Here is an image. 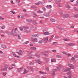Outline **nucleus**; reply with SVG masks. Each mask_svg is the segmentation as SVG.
Instances as JSON below:
<instances>
[{
  "label": "nucleus",
  "instance_id": "f257e3e1",
  "mask_svg": "<svg viewBox=\"0 0 78 78\" xmlns=\"http://www.w3.org/2000/svg\"><path fill=\"white\" fill-rule=\"evenodd\" d=\"M23 28L24 32L25 33H30V30H28L29 28L27 27H23Z\"/></svg>",
  "mask_w": 78,
  "mask_h": 78
},
{
  "label": "nucleus",
  "instance_id": "f03ea898",
  "mask_svg": "<svg viewBox=\"0 0 78 78\" xmlns=\"http://www.w3.org/2000/svg\"><path fill=\"white\" fill-rule=\"evenodd\" d=\"M7 69H8V66H6L4 67V68L1 69V70L2 72H5V71H7Z\"/></svg>",
  "mask_w": 78,
  "mask_h": 78
},
{
  "label": "nucleus",
  "instance_id": "7ed1b4c3",
  "mask_svg": "<svg viewBox=\"0 0 78 78\" xmlns=\"http://www.w3.org/2000/svg\"><path fill=\"white\" fill-rule=\"evenodd\" d=\"M43 39L45 44H47V41H48V37H46L43 38Z\"/></svg>",
  "mask_w": 78,
  "mask_h": 78
},
{
  "label": "nucleus",
  "instance_id": "20e7f679",
  "mask_svg": "<svg viewBox=\"0 0 78 78\" xmlns=\"http://www.w3.org/2000/svg\"><path fill=\"white\" fill-rule=\"evenodd\" d=\"M75 44L74 43H70L69 44H68L66 45L67 47H72L75 45Z\"/></svg>",
  "mask_w": 78,
  "mask_h": 78
},
{
  "label": "nucleus",
  "instance_id": "39448f33",
  "mask_svg": "<svg viewBox=\"0 0 78 78\" xmlns=\"http://www.w3.org/2000/svg\"><path fill=\"white\" fill-rule=\"evenodd\" d=\"M31 40L33 41V42H38V40L36 38H31Z\"/></svg>",
  "mask_w": 78,
  "mask_h": 78
},
{
  "label": "nucleus",
  "instance_id": "423d86ee",
  "mask_svg": "<svg viewBox=\"0 0 78 78\" xmlns=\"http://www.w3.org/2000/svg\"><path fill=\"white\" fill-rule=\"evenodd\" d=\"M68 67H70V69H74L75 67H74V66L72 65V64H69L68 65Z\"/></svg>",
  "mask_w": 78,
  "mask_h": 78
},
{
  "label": "nucleus",
  "instance_id": "0eeeda50",
  "mask_svg": "<svg viewBox=\"0 0 78 78\" xmlns=\"http://www.w3.org/2000/svg\"><path fill=\"white\" fill-rule=\"evenodd\" d=\"M69 17V14H64L63 17L64 19H66V18H68Z\"/></svg>",
  "mask_w": 78,
  "mask_h": 78
},
{
  "label": "nucleus",
  "instance_id": "6e6552de",
  "mask_svg": "<svg viewBox=\"0 0 78 78\" xmlns=\"http://www.w3.org/2000/svg\"><path fill=\"white\" fill-rule=\"evenodd\" d=\"M27 69L28 70H31L32 72H33V71H34V69L33 68L30 66L27 67Z\"/></svg>",
  "mask_w": 78,
  "mask_h": 78
},
{
  "label": "nucleus",
  "instance_id": "1a4fd4ad",
  "mask_svg": "<svg viewBox=\"0 0 78 78\" xmlns=\"http://www.w3.org/2000/svg\"><path fill=\"white\" fill-rule=\"evenodd\" d=\"M1 48H5L6 49V46L4 44H2L1 45Z\"/></svg>",
  "mask_w": 78,
  "mask_h": 78
},
{
  "label": "nucleus",
  "instance_id": "9d476101",
  "mask_svg": "<svg viewBox=\"0 0 78 78\" xmlns=\"http://www.w3.org/2000/svg\"><path fill=\"white\" fill-rule=\"evenodd\" d=\"M5 33L9 36H11V35H12V33L8 32V31H6L5 32Z\"/></svg>",
  "mask_w": 78,
  "mask_h": 78
},
{
  "label": "nucleus",
  "instance_id": "9b49d317",
  "mask_svg": "<svg viewBox=\"0 0 78 78\" xmlns=\"http://www.w3.org/2000/svg\"><path fill=\"white\" fill-rule=\"evenodd\" d=\"M42 34H43L44 35H49L50 34V33L49 32H44L42 33Z\"/></svg>",
  "mask_w": 78,
  "mask_h": 78
},
{
  "label": "nucleus",
  "instance_id": "f8f14e48",
  "mask_svg": "<svg viewBox=\"0 0 78 78\" xmlns=\"http://www.w3.org/2000/svg\"><path fill=\"white\" fill-rule=\"evenodd\" d=\"M30 49L31 50H36L37 48L35 47H32L30 48Z\"/></svg>",
  "mask_w": 78,
  "mask_h": 78
},
{
  "label": "nucleus",
  "instance_id": "ddd939ff",
  "mask_svg": "<svg viewBox=\"0 0 78 78\" xmlns=\"http://www.w3.org/2000/svg\"><path fill=\"white\" fill-rule=\"evenodd\" d=\"M42 4V2H39L35 3L36 5H39L40 4Z\"/></svg>",
  "mask_w": 78,
  "mask_h": 78
},
{
  "label": "nucleus",
  "instance_id": "4468645a",
  "mask_svg": "<svg viewBox=\"0 0 78 78\" xmlns=\"http://www.w3.org/2000/svg\"><path fill=\"white\" fill-rule=\"evenodd\" d=\"M45 61L46 63H48L50 61V59L48 58H47L45 59Z\"/></svg>",
  "mask_w": 78,
  "mask_h": 78
},
{
  "label": "nucleus",
  "instance_id": "2eb2a0df",
  "mask_svg": "<svg viewBox=\"0 0 78 78\" xmlns=\"http://www.w3.org/2000/svg\"><path fill=\"white\" fill-rule=\"evenodd\" d=\"M46 8H49V9H51V8H52V6H51V5H48L46 6Z\"/></svg>",
  "mask_w": 78,
  "mask_h": 78
},
{
  "label": "nucleus",
  "instance_id": "dca6fc26",
  "mask_svg": "<svg viewBox=\"0 0 78 78\" xmlns=\"http://www.w3.org/2000/svg\"><path fill=\"white\" fill-rule=\"evenodd\" d=\"M72 76H73L72 75H71V76H68V77H66V76H64V78H72Z\"/></svg>",
  "mask_w": 78,
  "mask_h": 78
},
{
  "label": "nucleus",
  "instance_id": "f3484780",
  "mask_svg": "<svg viewBox=\"0 0 78 78\" xmlns=\"http://www.w3.org/2000/svg\"><path fill=\"white\" fill-rule=\"evenodd\" d=\"M50 20L52 22H55L56 21V20H55V19H54L53 18H50Z\"/></svg>",
  "mask_w": 78,
  "mask_h": 78
},
{
  "label": "nucleus",
  "instance_id": "a211bd4d",
  "mask_svg": "<svg viewBox=\"0 0 78 78\" xmlns=\"http://www.w3.org/2000/svg\"><path fill=\"white\" fill-rule=\"evenodd\" d=\"M63 40L65 41H70V39L69 38H63Z\"/></svg>",
  "mask_w": 78,
  "mask_h": 78
},
{
  "label": "nucleus",
  "instance_id": "6ab92c4d",
  "mask_svg": "<svg viewBox=\"0 0 78 78\" xmlns=\"http://www.w3.org/2000/svg\"><path fill=\"white\" fill-rule=\"evenodd\" d=\"M19 52L20 53H18V54L20 55H22V53H23V51H22L20 50L19 51Z\"/></svg>",
  "mask_w": 78,
  "mask_h": 78
},
{
  "label": "nucleus",
  "instance_id": "aec40b11",
  "mask_svg": "<svg viewBox=\"0 0 78 78\" xmlns=\"http://www.w3.org/2000/svg\"><path fill=\"white\" fill-rule=\"evenodd\" d=\"M56 67L57 68H58V69H61L63 67H62V66H61V65H58V66H57Z\"/></svg>",
  "mask_w": 78,
  "mask_h": 78
},
{
  "label": "nucleus",
  "instance_id": "412c9836",
  "mask_svg": "<svg viewBox=\"0 0 78 78\" xmlns=\"http://www.w3.org/2000/svg\"><path fill=\"white\" fill-rule=\"evenodd\" d=\"M23 68H20L19 69H17V72H21V71H22V70H23Z\"/></svg>",
  "mask_w": 78,
  "mask_h": 78
},
{
  "label": "nucleus",
  "instance_id": "4be33fe9",
  "mask_svg": "<svg viewBox=\"0 0 78 78\" xmlns=\"http://www.w3.org/2000/svg\"><path fill=\"white\" fill-rule=\"evenodd\" d=\"M35 56L37 57V58H39L40 57V55L39 53L35 54Z\"/></svg>",
  "mask_w": 78,
  "mask_h": 78
},
{
  "label": "nucleus",
  "instance_id": "5701e85b",
  "mask_svg": "<svg viewBox=\"0 0 78 78\" xmlns=\"http://www.w3.org/2000/svg\"><path fill=\"white\" fill-rule=\"evenodd\" d=\"M35 61L37 62V63H38V64H42V62H41V61H40V60H36Z\"/></svg>",
  "mask_w": 78,
  "mask_h": 78
},
{
  "label": "nucleus",
  "instance_id": "b1692460",
  "mask_svg": "<svg viewBox=\"0 0 78 78\" xmlns=\"http://www.w3.org/2000/svg\"><path fill=\"white\" fill-rule=\"evenodd\" d=\"M44 42V40L43 39L42 40H39V41H38V43L39 44H41V43H43V42Z\"/></svg>",
  "mask_w": 78,
  "mask_h": 78
},
{
  "label": "nucleus",
  "instance_id": "393cba45",
  "mask_svg": "<svg viewBox=\"0 0 78 78\" xmlns=\"http://www.w3.org/2000/svg\"><path fill=\"white\" fill-rule=\"evenodd\" d=\"M44 16H45V17H50V15L48 14H44Z\"/></svg>",
  "mask_w": 78,
  "mask_h": 78
},
{
  "label": "nucleus",
  "instance_id": "a878e982",
  "mask_svg": "<svg viewBox=\"0 0 78 78\" xmlns=\"http://www.w3.org/2000/svg\"><path fill=\"white\" fill-rule=\"evenodd\" d=\"M66 8L67 9H70V6L69 5V4H66Z\"/></svg>",
  "mask_w": 78,
  "mask_h": 78
},
{
  "label": "nucleus",
  "instance_id": "bb28decb",
  "mask_svg": "<svg viewBox=\"0 0 78 78\" xmlns=\"http://www.w3.org/2000/svg\"><path fill=\"white\" fill-rule=\"evenodd\" d=\"M33 37H39V35L38 34H35L32 35Z\"/></svg>",
  "mask_w": 78,
  "mask_h": 78
},
{
  "label": "nucleus",
  "instance_id": "cd10ccee",
  "mask_svg": "<svg viewBox=\"0 0 78 78\" xmlns=\"http://www.w3.org/2000/svg\"><path fill=\"white\" fill-rule=\"evenodd\" d=\"M39 73H41V74H46V73L44 72L39 71Z\"/></svg>",
  "mask_w": 78,
  "mask_h": 78
},
{
  "label": "nucleus",
  "instance_id": "c85d7f7f",
  "mask_svg": "<svg viewBox=\"0 0 78 78\" xmlns=\"http://www.w3.org/2000/svg\"><path fill=\"white\" fill-rule=\"evenodd\" d=\"M56 57L58 58H62V56L60 55H57L56 56Z\"/></svg>",
  "mask_w": 78,
  "mask_h": 78
},
{
  "label": "nucleus",
  "instance_id": "c756f323",
  "mask_svg": "<svg viewBox=\"0 0 78 78\" xmlns=\"http://www.w3.org/2000/svg\"><path fill=\"white\" fill-rule=\"evenodd\" d=\"M56 4L58 6H59V7H62V6L60 5H61V3L59 2H57Z\"/></svg>",
  "mask_w": 78,
  "mask_h": 78
},
{
  "label": "nucleus",
  "instance_id": "7c9ffc66",
  "mask_svg": "<svg viewBox=\"0 0 78 78\" xmlns=\"http://www.w3.org/2000/svg\"><path fill=\"white\" fill-rule=\"evenodd\" d=\"M27 72H28V70L24 69L23 74H25L26 73H27Z\"/></svg>",
  "mask_w": 78,
  "mask_h": 78
},
{
  "label": "nucleus",
  "instance_id": "2f4dec72",
  "mask_svg": "<svg viewBox=\"0 0 78 78\" xmlns=\"http://www.w3.org/2000/svg\"><path fill=\"white\" fill-rule=\"evenodd\" d=\"M12 54L14 56H15V57H17V55H16V54L14 52H12Z\"/></svg>",
  "mask_w": 78,
  "mask_h": 78
},
{
  "label": "nucleus",
  "instance_id": "473e14b6",
  "mask_svg": "<svg viewBox=\"0 0 78 78\" xmlns=\"http://www.w3.org/2000/svg\"><path fill=\"white\" fill-rule=\"evenodd\" d=\"M62 71L64 72H67L66 68H63L62 69Z\"/></svg>",
  "mask_w": 78,
  "mask_h": 78
},
{
  "label": "nucleus",
  "instance_id": "72a5a7b5",
  "mask_svg": "<svg viewBox=\"0 0 78 78\" xmlns=\"http://www.w3.org/2000/svg\"><path fill=\"white\" fill-rule=\"evenodd\" d=\"M78 5V1H76L75 2V4H74L75 6H76Z\"/></svg>",
  "mask_w": 78,
  "mask_h": 78
},
{
  "label": "nucleus",
  "instance_id": "f704fd0d",
  "mask_svg": "<svg viewBox=\"0 0 78 78\" xmlns=\"http://www.w3.org/2000/svg\"><path fill=\"white\" fill-rule=\"evenodd\" d=\"M14 69V67H13L12 66L10 67H9L8 68L9 70H12V69Z\"/></svg>",
  "mask_w": 78,
  "mask_h": 78
},
{
  "label": "nucleus",
  "instance_id": "c9c22d12",
  "mask_svg": "<svg viewBox=\"0 0 78 78\" xmlns=\"http://www.w3.org/2000/svg\"><path fill=\"white\" fill-rule=\"evenodd\" d=\"M34 64H35V62H32L30 63V65H34Z\"/></svg>",
  "mask_w": 78,
  "mask_h": 78
},
{
  "label": "nucleus",
  "instance_id": "e433bc0d",
  "mask_svg": "<svg viewBox=\"0 0 78 78\" xmlns=\"http://www.w3.org/2000/svg\"><path fill=\"white\" fill-rule=\"evenodd\" d=\"M56 60L55 59H51V62H56Z\"/></svg>",
  "mask_w": 78,
  "mask_h": 78
},
{
  "label": "nucleus",
  "instance_id": "4c0bfd02",
  "mask_svg": "<svg viewBox=\"0 0 78 78\" xmlns=\"http://www.w3.org/2000/svg\"><path fill=\"white\" fill-rule=\"evenodd\" d=\"M29 59H34V58L32 56H29L28 58Z\"/></svg>",
  "mask_w": 78,
  "mask_h": 78
},
{
  "label": "nucleus",
  "instance_id": "58836bf2",
  "mask_svg": "<svg viewBox=\"0 0 78 78\" xmlns=\"http://www.w3.org/2000/svg\"><path fill=\"white\" fill-rule=\"evenodd\" d=\"M41 53L42 54V55H46V56H48V55H46V54H45V53L43 52H41Z\"/></svg>",
  "mask_w": 78,
  "mask_h": 78
},
{
  "label": "nucleus",
  "instance_id": "ea45409f",
  "mask_svg": "<svg viewBox=\"0 0 78 78\" xmlns=\"http://www.w3.org/2000/svg\"><path fill=\"white\" fill-rule=\"evenodd\" d=\"M74 17H75V18H77L78 17V14H77L76 15H75L73 16Z\"/></svg>",
  "mask_w": 78,
  "mask_h": 78
},
{
  "label": "nucleus",
  "instance_id": "a19ab883",
  "mask_svg": "<svg viewBox=\"0 0 78 78\" xmlns=\"http://www.w3.org/2000/svg\"><path fill=\"white\" fill-rule=\"evenodd\" d=\"M62 53L63 55H67V52H66L65 51H62Z\"/></svg>",
  "mask_w": 78,
  "mask_h": 78
},
{
  "label": "nucleus",
  "instance_id": "79ce46f5",
  "mask_svg": "<svg viewBox=\"0 0 78 78\" xmlns=\"http://www.w3.org/2000/svg\"><path fill=\"white\" fill-rule=\"evenodd\" d=\"M12 35L13 36H17V33L16 32H14L13 34Z\"/></svg>",
  "mask_w": 78,
  "mask_h": 78
},
{
  "label": "nucleus",
  "instance_id": "37998d69",
  "mask_svg": "<svg viewBox=\"0 0 78 78\" xmlns=\"http://www.w3.org/2000/svg\"><path fill=\"white\" fill-rule=\"evenodd\" d=\"M67 75H72V73L70 72H68L67 73Z\"/></svg>",
  "mask_w": 78,
  "mask_h": 78
},
{
  "label": "nucleus",
  "instance_id": "c03bdc74",
  "mask_svg": "<svg viewBox=\"0 0 78 78\" xmlns=\"http://www.w3.org/2000/svg\"><path fill=\"white\" fill-rule=\"evenodd\" d=\"M45 69L46 70V71H47V72H48L49 71V68H48V67H46L45 68Z\"/></svg>",
  "mask_w": 78,
  "mask_h": 78
},
{
  "label": "nucleus",
  "instance_id": "a18cd8bd",
  "mask_svg": "<svg viewBox=\"0 0 78 78\" xmlns=\"http://www.w3.org/2000/svg\"><path fill=\"white\" fill-rule=\"evenodd\" d=\"M33 23L34 24V25H37V24L36 21H33Z\"/></svg>",
  "mask_w": 78,
  "mask_h": 78
},
{
  "label": "nucleus",
  "instance_id": "49530a36",
  "mask_svg": "<svg viewBox=\"0 0 78 78\" xmlns=\"http://www.w3.org/2000/svg\"><path fill=\"white\" fill-rule=\"evenodd\" d=\"M17 38L18 39H21V36H20L19 35H18Z\"/></svg>",
  "mask_w": 78,
  "mask_h": 78
},
{
  "label": "nucleus",
  "instance_id": "de8ad7c7",
  "mask_svg": "<svg viewBox=\"0 0 78 78\" xmlns=\"http://www.w3.org/2000/svg\"><path fill=\"white\" fill-rule=\"evenodd\" d=\"M64 15V13L63 12H61L60 14V16H62Z\"/></svg>",
  "mask_w": 78,
  "mask_h": 78
},
{
  "label": "nucleus",
  "instance_id": "09e8293b",
  "mask_svg": "<svg viewBox=\"0 0 78 78\" xmlns=\"http://www.w3.org/2000/svg\"><path fill=\"white\" fill-rule=\"evenodd\" d=\"M19 28L20 30V31H23V27H19Z\"/></svg>",
  "mask_w": 78,
  "mask_h": 78
},
{
  "label": "nucleus",
  "instance_id": "8fccbe9b",
  "mask_svg": "<svg viewBox=\"0 0 78 78\" xmlns=\"http://www.w3.org/2000/svg\"><path fill=\"white\" fill-rule=\"evenodd\" d=\"M37 12L38 13H42L43 12L42 11H41V10H39L38 11H37Z\"/></svg>",
  "mask_w": 78,
  "mask_h": 78
},
{
  "label": "nucleus",
  "instance_id": "3c124183",
  "mask_svg": "<svg viewBox=\"0 0 78 78\" xmlns=\"http://www.w3.org/2000/svg\"><path fill=\"white\" fill-rule=\"evenodd\" d=\"M51 75L52 76H55V72H52Z\"/></svg>",
  "mask_w": 78,
  "mask_h": 78
},
{
  "label": "nucleus",
  "instance_id": "603ef678",
  "mask_svg": "<svg viewBox=\"0 0 78 78\" xmlns=\"http://www.w3.org/2000/svg\"><path fill=\"white\" fill-rule=\"evenodd\" d=\"M42 9L44 11H45L46 9H45V7H42Z\"/></svg>",
  "mask_w": 78,
  "mask_h": 78
},
{
  "label": "nucleus",
  "instance_id": "864d4df0",
  "mask_svg": "<svg viewBox=\"0 0 78 78\" xmlns=\"http://www.w3.org/2000/svg\"><path fill=\"white\" fill-rule=\"evenodd\" d=\"M70 69H71V68H66V72H68V71H70Z\"/></svg>",
  "mask_w": 78,
  "mask_h": 78
},
{
  "label": "nucleus",
  "instance_id": "5fc2aeb1",
  "mask_svg": "<svg viewBox=\"0 0 78 78\" xmlns=\"http://www.w3.org/2000/svg\"><path fill=\"white\" fill-rule=\"evenodd\" d=\"M55 39H59V37L58 36L56 35L55 36Z\"/></svg>",
  "mask_w": 78,
  "mask_h": 78
},
{
  "label": "nucleus",
  "instance_id": "6e6d98bb",
  "mask_svg": "<svg viewBox=\"0 0 78 78\" xmlns=\"http://www.w3.org/2000/svg\"><path fill=\"white\" fill-rule=\"evenodd\" d=\"M57 44V43L56 42H54L52 43V44L53 45H56Z\"/></svg>",
  "mask_w": 78,
  "mask_h": 78
},
{
  "label": "nucleus",
  "instance_id": "4d7b16f0",
  "mask_svg": "<svg viewBox=\"0 0 78 78\" xmlns=\"http://www.w3.org/2000/svg\"><path fill=\"white\" fill-rule=\"evenodd\" d=\"M6 27L5 26H3L1 27L2 29H5Z\"/></svg>",
  "mask_w": 78,
  "mask_h": 78
},
{
  "label": "nucleus",
  "instance_id": "13d9d810",
  "mask_svg": "<svg viewBox=\"0 0 78 78\" xmlns=\"http://www.w3.org/2000/svg\"><path fill=\"white\" fill-rule=\"evenodd\" d=\"M51 39L50 38L48 40V42L50 43L51 42Z\"/></svg>",
  "mask_w": 78,
  "mask_h": 78
},
{
  "label": "nucleus",
  "instance_id": "bf43d9fd",
  "mask_svg": "<svg viewBox=\"0 0 78 78\" xmlns=\"http://www.w3.org/2000/svg\"><path fill=\"white\" fill-rule=\"evenodd\" d=\"M51 51L54 53H55V52H56V50H52Z\"/></svg>",
  "mask_w": 78,
  "mask_h": 78
},
{
  "label": "nucleus",
  "instance_id": "052dcab7",
  "mask_svg": "<svg viewBox=\"0 0 78 78\" xmlns=\"http://www.w3.org/2000/svg\"><path fill=\"white\" fill-rule=\"evenodd\" d=\"M3 75L4 76H6V73L4 72L3 73Z\"/></svg>",
  "mask_w": 78,
  "mask_h": 78
},
{
  "label": "nucleus",
  "instance_id": "680f3d73",
  "mask_svg": "<svg viewBox=\"0 0 78 78\" xmlns=\"http://www.w3.org/2000/svg\"><path fill=\"white\" fill-rule=\"evenodd\" d=\"M28 22H32L33 20L31 19H30L28 20Z\"/></svg>",
  "mask_w": 78,
  "mask_h": 78
},
{
  "label": "nucleus",
  "instance_id": "e2e57ef3",
  "mask_svg": "<svg viewBox=\"0 0 78 78\" xmlns=\"http://www.w3.org/2000/svg\"><path fill=\"white\" fill-rule=\"evenodd\" d=\"M28 43V41H25L24 42V44H27Z\"/></svg>",
  "mask_w": 78,
  "mask_h": 78
},
{
  "label": "nucleus",
  "instance_id": "0e129e2a",
  "mask_svg": "<svg viewBox=\"0 0 78 78\" xmlns=\"http://www.w3.org/2000/svg\"><path fill=\"white\" fill-rule=\"evenodd\" d=\"M56 71L58 72V71H60V69H56Z\"/></svg>",
  "mask_w": 78,
  "mask_h": 78
},
{
  "label": "nucleus",
  "instance_id": "69168bd1",
  "mask_svg": "<svg viewBox=\"0 0 78 78\" xmlns=\"http://www.w3.org/2000/svg\"><path fill=\"white\" fill-rule=\"evenodd\" d=\"M24 17H25V16L24 15L23 16H21V18L22 19H23V18H24Z\"/></svg>",
  "mask_w": 78,
  "mask_h": 78
},
{
  "label": "nucleus",
  "instance_id": "338daca9",
  "mask_svg": "<svg viewBox=\"0 0 78 78\" xmlns=\"http://www.w3.org/2000/svg\"><path fill=\"white\" fill-rule=\"evenodd\" d=\"M13 62L14 64H16V63H17L18 62L17 61V60H15Z\"/></svg>",
  "mask_w": 78,
  "mask_h": 78
},
{
  "label": "nucleus",
  "instance_id": "774afa93",
  "mask_svg": "<svg viewBox=\"0 0 78 78\" xmlns=\"http://www.w3.org/2000/svg\"><path fill=\"white\" fill-rule=\"evenodd\" d=\"M16 3H20V1H19V0H17L16 1Z\"/></svg>",
  "mask_w": 78,
  "mask_h": 78
}]
</instances>
